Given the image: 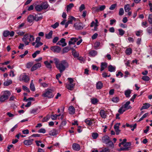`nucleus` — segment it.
<instances>
[{
  "instance_id": "obj_1",
  "label": "nucleus",
  "mask_w": 152,
  "mask_h": 152,
  "mask_svg": "<svg viewBox=\"0 0 152 152\" xmlns=\"http://www.w3.org/2000/svg\"><path fill=\"white\" fill-rule=\"evenodd\" d=\"M53 61L56 68L59 71L60 73L64 72L69 66L66 60L60 61L59 59L55 58L53 59Z\"/></svg>"
},
{
  "instance_id": "obj_2",
  "label": "nucleus",
  "mask_w": 152,
  "mask_h": 152,
  "mask_svg": "<svg viewBox=\"0 0 152 152\" xmlns=\"http://www.w3.org/2000/svg\"><path fill=\"white\" fill-rule=\"evenodd\" d=\"M10 92L8 91H5L1 92L0 96V102H4L8 99L9 96L11 95Z\"/></svg>"
},
{
  "instance_id": "obj_3",
  "label": "nucleus",
  "mask_w": 152,
  "mask_h": 152,
  "mask_svg": "<svg viewBox=\"0 0 152 152\" xmlns=\"http://www.w3.org/2000/svg\"><path fill=\"white\" fill-rule=\"evenodd\" d=\"M34 8L37 11L40 12L43 9L48 8V3L46 1L43 2L41 4L37 5Z\"/></svg>"
},
{
  "instance_id": "obj_4",
  "label": "nucleus",
  "mask_w": 152,
  "mask_h": 152,
  "mask_svg": "<svg viewBox=\"0 0 152 152\" xmlns=\"http://www.w3.org/2000/svg\"><path fill=\"white\" fill-rule=\"evenodd\" d=\"M19 80L20 81H23L26 83H28L30 80L29 77L27 75L26 73H24L21 74L19 77Z\"/></svg>"
},
{
  "instance_id": "obj_5",
  "label": "nucleus",
  "mask_w": 152,
  "mask_h": 152,
  "mask_svg": "<svg viewBox=\"0 0 152 152\" xmlns=\"http://www.w3.org/2000/svg\"><path fill=\"white\" fill-rule=\"evenodd\" d=\"M130 142H127L125 143L124 145V147L120 148L121 151H127L131 149L130 146L131 145Z\"/></svg>"
},
{
  "instance_id": "obj_6",
  "label": "nucleus",
  "mask_w": 152,
  "mask_h": 152,
  "mask_svg": "<svg viewBox=\"0 0 152 152\" xmlns=\"http://www.w3.org/2000/svg\"><path fill=\"white\" fill-rule=\"evenodd\" d=\"M29 34H25L23 36V37L22 39V41L26 45L29 44V42H28V40H29Z\"/></svg>"
},
{
  "instance_id": "obj_7",
  "label": "nucleus",
  "mask_w": 152,
  "mask_h": 152,
  "mask_svg": "<svg viewBox=\"0 0 152 152\" xmlns=\"http://www.w3.org/2000/svg\"><path fill=\"white\" fill-rule=\"evenodd\" d=\"M33 139H29L28 140H25L23 141V143L25 145L29 146L33 144Z\"/></svg>"
},
{
  "instance_id": "obj_8",
  "label": "nucleus",
  "mask_w": 152,
  "mask_h": 152,
  "mask_svg": "<svg viewBox=\"0 0 152 152\" xmlns=\"http://www.w3.org/2000/svg\"><path fill=\"white\" fill-rule=\"evenodd\" d=\"M51 50L57 53H59L61 51V48L58 46H53L51 48Z\"/></svg>"
},
{
  "instance_id": "obj_9",
  "label": "nucleus",
  "mask_w": 152,
  "mask_h": 152,
  "mask_svg": "<svg viewBox=\"0 0 152 152\" xmlns=\"http://www.w3.org/2000/svg\"><path fill=\"white\" fill-rule=\"evenodd\" d=\"M120 125V123H117L114 126V127L117 135H118L121 131V130L119 129V126Z\"/></svg>"
},
{
  "instance_id": "obj_10",
  "label": "nucleus",
  "mask_w": 152,
  "mask_h": 152,
  "mask_svg": "<svg viewBox=\"0 0 152 152\" xmlns=\"http://www.w3.org/2000/svg\"><path fill=\"white\" fill-rule=\"evenodd\" d=\"M55 94L53 89H48V98H53Z\"/></svg>"
},
{
  "instance_id": "obj_11",
  "label": "nucleus",
  "mask_w": 152,
  "mask_h": 152,
  "mask_svg": "<svg viewBox=\"0 0 152 152\" xmlns=\"http://www.w3.org/2000/svg\"><path fill=\"white\" fill-rule=\"evenodd\" d=\"M65 39L64 38H62L57 43V45H61L62 47H64L66 45V43L65 42Z\"/></svg>"
},
{
  "instance_id": "obj_12",
  "label": "nucleus",
  "mask_w": 152,
  "mask_h": 152,
  "mask_svg": "<svg viewBox=\"0 0 152 152\" xmlns=\"http://www.w3.org/2000/svg\"><path fill=\"white\" fill-rule=\"evenodd\" d=\"M41 66V64L40 63L35 64L31 68V71H33L37 69L40 68Z\"/></svg>"
},
{
  "instance_id": "obj_13",
  "label": "nucleus",
  "mask_w": 152,
  "mask_h": 152,
  "mask_svg": "<svg viewBox=\"0 0 152 152\" xmlns=\"http://www.w3.org/2000/svg\"><path fill=\"white\" fill-rule=\"evenodd\" d=\"M75 85V84H67L66 85V87L69 90L72 91L74 89Z\"/></svg>"
},
{
  "instance_id": "obj_14",
  "label": "nucleus",
  "mask_w": 152,
  "mask_h": 152,
  "mask_svg": "<svg viewBox=\"0 0 152 152\" xmlns=\"http://www.w3.org/2000/svg\"><path fill=\"white\" fill-rule=\"evenodd\" d=\"M74 26L76 30H80L83 28V27L80 23H76L74 24Z\"/></svg>"
},
{
  "instance_id": "obj_15",
  "label": "nucleus",
  "mask_w": 152,
  "mask_h": 152,
  "mask_svg": "<svg viewBox=\"0 0 152 152\" xmlns=\"http://www.w3.org/2000/svg\"><path fill=\"white\" fill-rule=\"evenodd\" d=\"M72 148L75 151H78L80 149V145L78 144L74 143L72 145Z\"/></svg>"
},
{
  "instance_id": "obj_16",
  "label": "nucleus",
  "mask_w": 152,
  "mask_h": 152,
  "mask_svg": "<svg viewBox=\"0 0 152 152\" xmlns=\"http://www.w3.org/2000/svg\"><path fill=\"white\" fill-rule=\"evenodd\" d=\"M100 115L101 117L103 118H105L107 117V113L106 111L103 110H101L100 112Z\"/></svg>"
},
{
  "instance_id": "obj_17",
  "label": "nucleus",
  "mask_w": 152,
  "mask_h": 152,
  "mask_svg": "<svg viewBox=\"0 0 152 152\" xmlns=\"http://www.w3.org/2000/svg\"><path fill=\"white\" fill-rule=\"evenodd\" d=\"M102 140L103 142L107 144V142L110 140V138L108 136L106 135L102 137Z\"/></svg>"
},
{
  "instance_id": "obj_18",
  "label": "nucleus",
  "mask_w": 152,
  "mask_h": 152,
  "mask_svg": "<svg viewBox=\"0 0 152 152\" xmlns=\"http://www.w3.org/2000/svg\"><path fill=\"white\" fill-rule=\"evenodd\" d=\"M78 40V39L74 38H72L70 39V40L69 42V45L74 44Z\"/></svg>"
},
{
  "instance_id": "obj_19",
  "label": "nucleus",
  "mask_w": 152,
  "mask_h": 152,
  "mask_svg": "<svg viewBox=\"0 0 152 152\" xmlns=\"http://www.w3.org/2000/svg\"><path fill=\"white\" fill-rule=\"evenodd\" d=\"M132 92V90L128 89L124 91V94L127 98H129L130 96V94Z\"/></svg>"
},
{
  "instance_id": "obj_20",
  "label": "nucleus",
  "mask_w": 152,
  "mask_h": 152,
  "mask_svg": "<svg viewBox=\"0 0 152 152\" xmlns=\"http://www.w3.org/2000/svg\"><path fill=\"white\" fill-rule=\"evenodd\" d=\"M130 104V101L127 102L124 105V108L126 110H128L132 108L130 106L129 104Z\"/></svg>"
},
{
  "instance_id": "obj_21",
  "label": "nucleus",
  "mask_w": 152,
  "mask_h": 152,
  "mask_svg": "<svg viewBox=\"0 0 152 152\" xmlns=\"http://www.w3.org/2000/svg\"><path fill=\"white\" fill-rule=\"evenodd\" d=\"M69 111L70 114H74L75 113V109L73 106H70L69 108Z\"/></svg>"
},
{
  "instance_id": "obj_22",
  "label": "nucleus",
  "mask_w": 152,
  "mask_h": 152,
  "mask_svg": "<svg viewBox=\"0 0 152 152\" xmlns=\"http://www.w3.org/2000/svg\"><path fill=\"white\" fill-rule=\"evenodd\" d=\"M28 22L31 23L34 20V16L33 15H30L28 16L27 18Z\"/></svg>"
},
{
  "instance_id": "obj_23",
  "label": "nucleus",
  "mask_w": 152,
  "mask_h": 152,
  "mask_svg": "<svg viewBox=\"0 0 152 152\" xmlns=\"http://www.w3.org/2000/svg\"><path fill=\"white\" fill-rule=\"evenodd\" d=\"M68 20L67 22L69 24H72L73 21H75L76 20V19L74 17L70 16H69Z\"/></svg>"
},
{
  "instance_id": "obj_24",
  "label": "nucleus",
  "mask_w": 152,
  "mask_h": 152,
  "mask_svg": "<svg viewBox=\"0 0 152 152\" xmlns=\"http://www.w3.org/2000/svg\"><path fill=\"white\" fill-rule=\"evenodd\" d=\"M107 63L105 62H102L101 63V66L100 71H102L107 67Z\"/></svg>"
},
{
  "instance_id": "obj_25",
  "label": "nucleus",
  "mask_w": 152,
  "mask_h": 152,
  "mask_svg": "<svg viewBox=\"0 0 152 152\" xmlns=\"http://www.w3.org/2000/svg\"><path fill=\"white\" fill-rule=\"evenodd\" d=\"M103 84L101 81H99L96 84V89H100L102 87Z\"/></svg>"
},
{
  "instance_id": "obj_26",
  "label": "nucleus",
  "mask_w": 152,
  "mask_h": 152,
  "mask_svg": "<svg viewBox=\"0 0 152 152\" xmlns=\"http://www.w3.org/2000/svg\"><path fill=\"white\" fill-rule=\"evenodd\" d=\"M108 71L111 72H115V67L113 66L112 65H110L108 66Z\"/></svg>"
},
{
  "instance_id": "obj_27",
  "label": "nucleus",
  "mask_w": 152,
  "mask_h": 152,
  "mask_svg": "<svg viewBox=\"0 0 152 152\" xmlns=\"http://www.w3.org/2000/svg\"><path fill=\"white\" fill-rule=\"evenodd\" d=\"M150 106V104L148 103H145L143 104V105L140 108V110L143 109L148 108Z\"/></svg>"
},
{
  "instance_id": "obj_28",
  "label": "nucleus",
  "mask_w": 152,
  "mask_h": 152,
  "mask_svg": "<svg viewBox=\"0 0 152 152\" xmlns=\"http://www.w3.org/2000/svg\"><path fill=\"white\" fill-rule=\"evenodd\" d=\"M74 6L73 3H70L66 6V11L67 12L70 11L71 9Z\"/></svg>"
},
{
  "instance_id": "obj_29",
  "label": "nucleus",
  "mask_w": 152,
  "mask_h": 152,
  "mask_svg": "<svg viewBox=\"0 0 152 152\" xmlns=\"http://www.w3.org/2000/svg\"><path fill=\"white\" fill-rule=\"evenodd\" d=\"M12 83V81L11 80H7L3 83L4 86H8L11 84Z\"/></svg>"
},
{
  "instance_id": "obj_30",
  "label": "nucleus",
  "mask_w": 152,
  "mask_h": 152,
  "mask_svg": "<svg viewBox=\"0 0 152 152\" xmlns=\"http://www.w3.org/2000/svg\"><path fill=\"white\" fill-rule=\"evenodd\" d=\"M89 54L90 56H94L97 54V52L95 50H92L90 51Z\"/></svg>"
},
{
  "instance_id": "obj_31",
  "label": "nucleus",
  "mask_w": 152,
  "mask_h": 152,
  "mask_svg": "<svg viewBox=\"0 0 152 152\" xmlns=\"http://www.w3.org/2000/svg\"><path fill=\"white\" fill-rule=\"evenodd\" d=\"M124 8L126 12H128L131 10L130 5L129 4H127L124 6Z\"/></svg>"
},
{
  "instance_id": "obj_32",
  "label": "nucleus",
  "mask_w": 152,
  "mask_h": 152,
  "mask_svg": "<svg viewBox=\"0 0 152 152\" xmlns=\"http://www.w3.org/2000/svg\"><path fill=\"white\" fill-rule=\"evenodd\" d=\"M92 121H91L89 118L86 119L85 120V122L88 125L90 126L92 124Z\"/></svg>"
},
{
  "instance_id": "obj_33",
  "label": "nucleus",
  "mask_w": 152,
  "mask_h": 152,
  "mask_svg": "<svg viewBox=\"0 0 152 152\" xmlns=\"http://www.w3.org/2000/svg\"><path fill=\"white\" fill-rule=\"evenodd\" d=\"M132 53V50L130 48H127L125 51V53L127 55H129Z\"/></svg>"
},
{
  "instance_id": "obj_34",
  "label": "nucleus",
  "mask_w": 152,
  "mask_h": 152,
  "mask_svg": "<svg viewBox=\"0 0 152 152\" xmlns=\"http://www.w3.org/2000/svg\"><path fill=\"white\" fill-rule=\"evenodd\" d=\"M34 17V20L37 21L41 20L42 18V16H39L38 15H35Z\"/></svg>"
},
{
  "instance_id": "obj_35",
  "label": "nucleus",
  "mask_w": 152,
  "mask_h": 152,
  "mask_svg": "<svg viewBox=\"0 0 152 152\" xmlns=\"http://www.w3.org/2000/svg\"><path fill=\"white\" fill-rule=\"evenodd\" d=\"M15 31L20 36H24L25 33L24 32L18 30H16Z\"/></svg>"
},
{
  "instance_id": "obj_36",
  "label": "nucleus",
  "mask_w": 152,
  "mask_h": 152,
  "mask_svg": "<svg viewBox=\"0 0 152 152\" xmlns=\"http://www.w3.org/2000/svg\"><path fill=\"white\" fill-rule=\"evenodd\" d=\"M57 134L56 130L53 129L49 132V134L51 136H54Z\"/></svg>"
},
{
  "instance_id": "obj_37",
  "label": "nucleus",
  "mask_w": 152,
  "mask_h": 152,
  "mask_svg": "<svg viewBox=\"0 0 152 152\" xmlns=\"http://www.w3.org/2000/svg\"><path fill=\"white\" fill-rule=\"evenodd\" d=\"M42 96L43 98H46L48 97V90L45 89V91L42 92Z\"/></svg>"
},
{
  "instance_id": "obj_38",
  "label": "nucleus",
  "mask_w": 152,
  "mask_h": 152,
  "mask_svg": "<svg viewBox=\"0 0 152 152\" xmlns=\"http://www.w3.org/2000/svg\"><path fill=\"white\" fill-rule=\"evenodd\" d=\"M111 100L114 102H118L119 101V98L117 96H115Z\"/></svg>"
},
{
  "instance_id": "obj_39",
  "label": "nucleus",
  "mask_w": 152,
  "mask_h": 152,
  "mask_svg": "<svg viewBox=\"0 0 152 152\" xmlns=\"http://www.w3.org/2000/svg\"><path fill=\"white\" fill-rule=\"evenodd\" d=\"M142 79L145 81H148L150 80V78L147 76H142Z\"/></svg>"
},
{
  "instance_id": "obj_40",
  "label": "nucleus",
  "mask_w": 152,
  "mask_h": 152,
  "mask_svg": "<svg viewBox=\"0 0 152 152\" xmlns=\"http://www.w3.org/2000/svg\"><path fill=\"white\" fill-rule=\"evenodd\" d=\"M148 21L150 24H152V15L149 14L148 18Z\"/></svg>"
},
{
  "instance_id": "obj_41",
  "label": "nucleus",
  "mask_w": 152,
  "mask_h": 152,
  "mask_svg": "<svg viewBox=\"0 0 152 152\" xmlns=\"http://www.w3.org/2000/svg\"><path fill=\"white\" fill-rule=\"evenodd\" d=\"M3 35L5 37H7L9 35V31L7 30L4 31L3 32Z\"/></svg>"
},
{
  "instance_id": "obj_42",
  "label": "nucleus",
  "mask_w": 152,
  "mask_h": 152,
  "mask_svg": "<svg viewBox=\"0 0 152 152\" xmlns=\"http://www.w3.org/2000/svg\"><path fill=\"white\" fill-rule=\"evenodd\" d=\"M98 134L96 133H93L92 134V136L93 139H96L98 136Z\"/></svg>"
},
{
  "instance_id": "obj_43",
  "label": "nucleus",
  "mask_w": 152,
  "mask_h": 152,
  "mask_svg": "<svg viewBox=\"0 0 152 152\" xmlns=\"http://www.w3.org/2000/svg\"><path fill=\"white\" fill-rule=\"evenodd\" d=\"M119 31V34L121 36H122L125 33V31L121 29H118Z\"/></svg>"
},
{
  "instance_id": "obj_44",
  "label": "nucleus",
  "mask_w": 152,
  "mask_h": 152,
  "mask_svg": "<svg viewBox=\"0 0 152 152\" xmlns=\"http://www.w3.org/2000/svg\"><path fill=\"white\" fill-rule=\"evenodd\" d=\"M40 53V51L37 50L34 53L32 54V56L33 58H35L37 55L39 54Z\"/></svg>"
},
{
  "instance_id": "obj_45",
  "label": "nucleus",
  "mask_w": 152,
  "mask_h": 152,
  "mask_svg": "<svg viewBox=\"0 0 152 152\" xmlns=\"http://www.w3.org/2000/svg\"><path fill=\"white\" fill-rule=\"evenodd\" d=\"M148 115V113H147L145 114L139 120V121H142L143 119L146 117Z\"/></svg>"
},
{
  "instance_id": "obj_46",
  "label": "nucleus",
  "mask_w": 152,
  "mask_h": 152,
  "mask_svg": "<svg viewBox=\"0 0 152 152\" xmlns=\"http://www.w3.org/2000/svg\"><path fill=\"white\" fill-rule=\"evenodd\" d=\"M146 31L149 34H152V27H148L146 29Z\"/></svg>"
},
{
  "instance_id": "obj_47",
  "label": "nucleus",
  "mask_w": 152,
  "mask_h": 152,
  "mask_svg": "<svg viewBox=\"0 0 152 152\" xmlns=\"http://www.w3.org/2000/svg\"><path fill=\"white\" fill-rule=\"evenodd\" d=\"M70 48L67 47H65L63 49V53H66L69 51L70 50Z\"/></svg>"
},
{
  "instance_id": "obj_48",
  "label": "nucleus",
  "mask_w": 152,
  "mask_h": 152,
  "mask_svg": "<svg viewBox=\"0 0 152 152\" xmlns=\"http://www.w3.org/2000/svg\"><path fill=\"white\" fill-rule=\"evenodd\" d=\"M124 109V108L123 107L120 108L118 110V112L121 114H122L126 110Z\"/></svg>"
},
{
  "instance_id": "obj_49",
  "label": "nucleus",
  "mask_w": 152,
  "mask_h": 152,
  "mask_svg": "<svg viewBox=\"0 0 152 152\" xmlns=\"http://www.w3.org/2000/svg\"><path fill=\"white\" fill-rule=\"evenodd\" d=\"M58 23L57 22H56L54 24L52 25L51 26V27L54 29H55L57 28L59 26Z\"/></svg>"
},
{
  "instance_id": "obj_50",
  "label": "nucleus",
  "mask_w": 152,
  "mask_h": 152,
  "mask_svg": "<svg viewBox=\"0 0 152 152\" xmlns=\"http://www.w3.org/2000/svg\"><path fill=\"white\" fill-rule=\"evenodd\" d=\"M107 144H108L109 146L110 147H113L114 146V144L113 142L110 140H109V141L107 142Z\"/></svg>"
},
{
  "instance_id": "obj_51",
  "label": "nucleus",
  "mask_w": 152,
  "mask_h": 152,
  "mask_svg": "<svg viewBox=\"0 0 152 152\" xmlns=\"http://www.w3.org/2000/svg\"><path fill=\"white\" fill-rule=\"evenodd\" d=\"M30 88L31 90L33 91H34L35 90V86L34 84H30Z\"/></svg>"
},
{
  "instance_id": "obj_52",
  "label": "nucleus",
  "mask_w": 152,
  "mask_h": 152,
  "mask_svg": "<svg viewBox=\"0 0 152 152\" xmlns=\"http://www.w3.org/2000/svg\"><path fill=\"white\" fill-rule=\"evenodd\" d=\"M40 136V135L39 134H33L30 137H29L28 139H31L32 137H39Z\"/></svg>"
},
{
  "instance_id": "obj_53",
  "label": "nucleus",
  "mask_w": 152,
  "mask_h": 152,
  "mask_svg": "<svg viewBox=\"0 0 152 152\" xmlns=\"http://www.w3.org/2000/svg\"><path fill=\"white\" fill-rule=\"evenodd\" d=\"M124 13V10L123 8H121L120 9L119 15L121 16L123 15Z\"/></svg>"
},
{
  "instance_id": "obj_54",
  "label": "nucleus",
  "mask_w": 152,
  "mask_h": 152,
  "mask_svg": "<svg viewBox=\"0 0 152 152\" xmlns=\"http://www.w3.org/2000/svg\"><path fill=\"white\" fill-rule=\"evenodd\" d=\"M22 87L23 90L24 91H26L28 92H30L29 89L26 86H22Z\"/></svg>"
},
{
  "instance_id": "obj_55",
  "label": "nucleus",
  "mask_w": 152,
  "mask_h": 152,
  "mask_svg": "<svg viewBox=\"0 0 152 152\" xmlns=\"http://www.w3.org/2000/svg\"><path fill=\"white\" fill-rule=\"evenodd\" d=\"M116 6V4H113L110 6V7L109 8V9L111 10H113L115 8Z\"/></svg>"
},
{
  "instance_id": "obj_56",
  "label": "nucleus",
  "mask_w": 152,
  "mask_h": 152,
  "mask_svg": "<svg viewBox=\"0 0 152 152\" xmlns=\"http://www.w3.org/2000/svg\"><path fill=\"white\" fill-rule=\"evenodd\" d=\"M38 132L39 133H44L46 132V130L42 128L40 129L38 131Z\"/></svg>"
},
{
  "instance_id": "obj_57",
  "label": "nucleus",
  "mask_w": 152,
  "mask_h": 152,
  "mask_svg": "<svg viewBox=\"0 0 152 152\" xmlns=\"http://www.w3.org/2000/svg\"><path fill=\"white\" fill-rule=\"evenodd\" d=\"M37 109H32L30 111V113L31 114H35L37 113Z\"/></svg>"
},
{
  "instance_id": "obj_58",
  "label": "nucleus",
  "mask_w": 152,
  "mask_h": 152,
  "mask_svg": "<svg viewBox=\"0 0 152 152\" xmlns=\"http://www.w3.org/2000/svg\"><path fill=\"white\" fill-rule=\"evenodd\" d=\"M85 8V5L84 4H82L79 7V11L81 12Z\"/></svg>"
},
{
  "instance_id": "obj_59",
  "label": "nucleus",
  "mask_w": 152,
  "mask_h": 152,
  "mask_svg": "<svg viewBox=\"0 0 152 152\" xmlns=\"http://www.w3.org/2000/svg\"><path fill=\"white\" fill-rule=\"evenodd\" d=\"M91 102L93 104H95L97 103L98 100L96 99H91Z\"/></svg>"
},
{
  "instance_id": "obj_60",
  "label": "nucleus",
  "mask_w": 152,
  "mask_h": 152,
  "mask_svg": "<svg viewBox=\"0 0 152 152\" xmlns=\"http://www.w3.org/2000/svg\"><path fill=\"white\" fill-rule=\"evenodd\" d=\"M30 38H29V42L33 41L34 40V37L31 35H29Z\"/></svg>"
},
{
  "instance_id": "obj_61",
  "label": "nucleus",
  "mask_w": 152,
  "mask_h": 152,
  "mask_svg": "<svg viewBox=\"0 0 152 152\" xmlns=\"http://www.w3.org/2000/svg\"><path fill=\"white\" fill-rule=\"evenodd\" d=\"M106 8V7L105 5H101L100 6L99 8V10H100V11H102L103 10Z\"/></svg>"
},
{
  "instance_id": "obj_62",
  "label": "nucleus",
  "mask_w": 152,
  "mask_h": 152,
  "mask_svg": "<svg viewBox=\"0 0 152 152\" xmlns=\"http://www.w3.org/2000/svg\"><path fill=\"white\" fill-rule=\"evenodd\" d=\"M9 75L10 77H12L15 76V75L14 74V70H11L10 71Z\"/></svg>"
},
{
  "instance_id": "obj_63",
  "label": "nucleus",
  "mask_w": 152,
  "mask_h": 152,
  "mask_svg": "<svg viewBox=\"0 0 152 152\" xmlns=\"http://www.w3.org/2000/svg\"><path fill=\"white\" fill-rule=\"evenodd\" d=\"M92 69L94 70H98L99 69V67H97L96 66L94 65H92Z\"/></svg>"
},
{
  "instance_id": "obj_64",
  "label": "nucleus",
  "mask_w": 152,
  "mask_h": 152,
  "mask_svg": "<svg viewBox=\"0 0 152 152\" xmlns=\"http://www.w3.org/2000/svg\"><path fill=\"white\" fill-rule=\"evenodd\" d=\"M36 43H37V44L35 46L36 48H38L42 45V43L40 42H36Z\"/></svg>"
}]
</instances>
